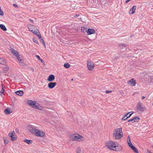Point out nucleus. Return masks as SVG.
<instances>
[{"mask_svg": "<svg viewBox=\"0 0 153 153\" xmlns=\"http://www.w3.org/2000/svg\"><path fill=\"white\" fill-rule=\"evenodd\" d=\"M87 32L88 35H91L95 33V31L93 29L89 28L88 29Z\"/></svg>", "mask_w": 153, "mask_h": 153, "instance_id": "nucleus-16", "label": "nucleus"}, {"mask_svg": "<svg viewBox=\"0 0 153 153\" xmlns=\"http://www.w3.org/2000/svg\"><path fill=\"white\" fill-rule=\"evenodd\" d=\"M146 153H151V152H150V151H149L148 149Z\"/></svg>", "mask_w": 153, "mask_h": 153, "instance_id": "nucleus-50", "label": "nucleus"}, {"mask_svg": "<svg viewBox=\"0 0 153 153\" xmlns=\"http://www.w3.org/2000/svg\"><path fill=\"white\" fill-rule=\"evenodd\" d=\"M95 65L93 62L90 59L87 61V67H94Z\"/></svg>", "mask_w": 153, "mask_h": 153, "instance_id": "nucleus-13", "label": "nucleus"}, {"mask_svg": "<svg viewBox=\"0 0 153 153\" xmlns=\"http://www.w3.org/2000/svg\"><path fill=\"white\" fill-rule=\"evenodd\" d=\"M94 68H88V69L89 71H91Z\"/></svg>", "mask_w": 153, "mask_h": 153, "instance_id": "nucleus-42", "label": "nucleus"}, {"mask_svg": "<svg viewBox=\"0 0 153 153\" xmlns=\"http://www.w3.org/2000/svg\"><path fill=\"white\" fill-rule=\"evenodd\" d=\"M55 76L53 74L50 75L48 78L47 80L49 82H52L55 79Z\"/></svg>", "mask_w": 153, "mask_h": 153, "instance_id": "nucleus-15", "label": "nucleus"}, {"mask_svg": "<svg viewBox=\"0 0 153 153\" xmlns=\"http://www.w3.org/2000/svg\"><path fill=\"white\" fill-rule=\"evenodd\" d=\"M13 5L15 7H18V6L17 5H16V4H13Z\"/></svg>", "mask_w": 153, "mask_h": 153, "instance_id": "nucleus-47", "label": "nucleus"}, {"mask_svg": "<svg viewBox=\"0 0 153 153\" xmlns=\"http://www.w3.org/2000/svg\"><path fill=\"white\" fill-rule=\"evenodd\" d=\"M33 32L37 36H38L39 35V34H40L39 30H37L36 31L34 30Z\"/></svg>", "mask_w": 153, "mask_h": 153, "instance_id": "nucleus-26", "label": "nucleus"}, {"mask_svg": "<svg viewBox=\"0 0 153 153\" xmlns=\"http://www.w3.org/2000/svg\"><path fill=\"white\" fill-rule=\"evenodd\" d=\"M112 92V91H108L107 90L106 91V93L107 94H108L109 93H111Z\"/></svg>", "mask_w": 153, "mask_h": 153, "instance_id": "nucleus-40", "label": "nucleus"}, {"mask_svg": "<svg viewBox=\"0 0 153 153\" xmlns=\"http://www.w3.org/2000/svg\"><path fill=\"white\" fill-rule=\"evenodd\" d=\"M4 112L6 114H8L12 113V111L10 110V108H7L4 110Z\"/></svg>", "mask_w": 153, "mask_h": 153, "instance_id": "nucleus-22", "label": "nucleus"}, {"mask_svg": "<svg viewBox=\"0 0 153 153\" xmlns=\"http://www.w3.org/2000/svg\"><path fill=\"white\" fill-rule=\"evenodd\" d=\"M145 98V97L144 96H142V99H143Z\"/></svg>", "mask_w": 153, "mask_h": 153, "instance_id": "nucleus-52", "label": "nucleus"}, {"mask_svg": "<svg viewBox=\"0 0 153 153\" xmlns=\"http://www.w3.org/2000/svg\"><path fill=\"white\" fill-rule=\"evenodd\" d=\"M119 45L120 46H121V45H122V46L123 47H124V48H125V47H126L127 46V45L126 44H125V43H123V44H120Z\"/></svg>", "mask_w": 153, "mask_h": 153, "instance_id": "nucleus-30", "label": "nucleus"}, {"mask_svg": "<svg viewBox=\"0 0 153 153\" xmlns=\"http://www.w3.org/2000/svg\"><path fill=\"white\" fill-rule=\"evenodd\" d=\"M29 21L31 22L32 23H34V22H33V20H32V19H29Z\"/></svg>", "mask_w": 153, "mask_h": 153, "instance_id": "nucleus-48", "label": "nucleus"}, {"mask_svg": "<svg viewBox=\"0 0 153 153\" xmlns=\"http://www.w3.org/2000/svg\"><path fill=\"white\" fill-rule=\"evenodd\" d=\"M1 9V7H0V9Z\"/></svg>", "mask_w": 153, "mask_h": 153, "instance_id": "nucleus-56", "label": "nucleus"}, {"mask_svg": "<svg viewBox=\"0 0 153 153\" xmlns=\"http://www.w3.org/2000/svg\"><path fill=\"white\" fill-rule=\"evenodd\" d=\"M29 130L30 132L33 134H34L35 132L36 131L37 129H36V128L33 126L29 125Z\"/></svg>", "mask_w": 153, "mask_h": 153, "instance_id": "nucleus-8", "label": "nucleus"}, {"mask_svg": "<svg viewBox=\"0 0 153 153\" xmlns=\"http://www.w3.org/2000/svg\"><path fill=\"white\" fill-rule=\"evenodd\" d=\"M140 118L137 116H136L135 117L131 119L128 120V122H131L132 123L137 122L140 120Z\"/></svg>", "mask_w": 153, "mask_h": 153, "instance_id": "nucleus-10", "label": "nucleus"}, {"mask_svg": "<svg viewBox=\"0 0 153 153\" xmlns=\"http://www.w3.org/2000/svg\"><path fill=\"white\" fill-rule=\"evenodd\" d=\"M33 26H33V25H30V26L28 27V29L30 31H31L32 32H33V29H32V28H30V27H33Z\"/></svg>", "mask_w": 153, "mask_h": 153, "instance_id": "nucleus-37", "label": "nucleus"}, {"mask_svg": "<svg viewBox=\"0 0 153 153\" xmlns=\"http://www.w3.org/2000/svg\"><path fill=\"white\" fill-rule=\"evenodd\" d=\"M152 147H153V146H152Z\"/></svg>", "mask_w": 153, "mask_h": 153, "instance_id": "nucleus-58", "label": "nucleus"}, {"mask_svg": "<svg viewBox=\"0 0 153 153\" xmlns=\"http://www.w3.org/2000/svg\"><path fill=\"white\" fill-rule=\"evenodd\" d=\"M10 51L15 56H17L19 54L18 52L12 48H10Z\"/></svg>", "mask_w": 153, "mask_h": 153, "instance_id": "nucleus-17", "label": "nucleus"}, {"mask_svg": "<svg viewBox=\"0 0 153 153\" xmlns=\"http://www.w3.org/2000/svg\"><path fill=\"white\" fill-rule=\"evenodd\" d=\"M56 82H51L48 84V86L49 88L52 89L54 88L56 86Z\"/></svg>", "mask_w": 153, "mask_h": 153, "instance_id": "nucleus-11", "label": "nucleus"}, {"mask_svg": "<svg viewBox=\"0 0 153 153\" xmlns=\"http://www.w3.org/2000/svg\"><path fill=\"white\" fill-rule=\"evenodd\" d=\"M37 36H38V37L39 38V39H42V37H41V36L40 34H39V35H38Z\"/></svg>", "mask_w": 153, "mask_h": 153, "instance_id": "nucleus-46", "label": "nucleus"}, {"mask_svg": "<svg viewBox=\"0 0 153 153\" xmlns=\"http://www.w3.org/2000/svg\"><path fill=\"white\" fill-rule=\"evenodd\" d=\"M136 7L137 6H133L129 11V14H133L135 12Z\"/></svg>", "mask_w": 153, "mask_h": 153, "instance_id": "nucleus-12", "label": "nucleus"}, {"mask_svg": "<svg viewBox=\"0 0 153 153\" xmlns=\"http://www.w3.org/2000/svg\"><path fill=\"white\" fill-rule=\"evenodd\" d=\"M24 142L28 144H30L32 143L33 141L32 140H30L28 139H25L24 140Z\"/></svg>", "mask_w": 153, "mask_h": 153, "instance_id": "nucleus-23", "label": "nucleus"}, {"mask_svg": "<svg viewBox=\"0 0 153 153\" xmlns=\"http://www.w3.org/2000/svg\"><path fill=\"white\" fill-rule=\"evenodd\" d=\"M0 63L1 64L5 65L6 63V60L4 58H0Z\"/></svg>", "mask_w": 153, "mask_h": 153, "instance_id": "nucleus-19", "label": "nucleus"}, {"mask_svg": "<svg viewBox=\"0 0 153 153\" xmlns=\"http://www.w3.org/2000/svg\"><path fill=\"white\" fill-rule=\"evenodd\" d=\"M4 143L5 144H7V143H8L9 142V141L7 139V138H5V139H4Z\"/></svg>", "mask_w": 153, "mask_h": 153, "instance_id": "nucleus-34", "label": "nucleus"}, {"mask_svg": "<svg viewBox=\"0 0 153 153\" xmlns=\"http://www.w3.org/2000/svg\"><path fill=\"white\" fill-rule=\"evenodd\" d=\"M36 57L39 60H40L43 63L44 62L43 60L40 57V56L38 55H36Z\"/></svg>", "mask_w": 153, "mask_h": 153, "instance_id": "nucleus-28", "label": "nucleus"}, {"mask_svg": "<svg viewBox=\"0 0 153 153\" xmlns=\"http://www.w3.org/2000/svg\"><path fill=\"white\" fill-rule=\"evenodd\" d=\"M131 142L130 140V137L129 136H128L127 137V142Z\"/></svg>", "mask_w": 153, "mask_h": 153, "instance_id": "nucleus-39", "label": "nucleus"}, {"mask_svg": "<svg viewBox=\"0 0 153 153\" xmlns=\"http://www.w3.org/2000/svg\"><path fill=\"white\" fill-rule=\"evenodd\" d=\"M113 136L115 139L119 140L123 136L122 128H119L115 129L114 131Z\"/></svg>", "mask_w": 153, "mask_h": 153, "instance_id": "nucleus-1", "label": "nucleus"}, {"mask_svg": "<svg viewBox=\"0 0 153 153\" xmlns=\"http://www.w3.org/2000/svg\"><path fill=\"white\" fill-rule=\"evenodd\" d=\"M16 56V57H17V59H20V57L19 56L20 55H19V54H18V55Z\"/></svg>", "mask_w": 153, "mask_h": 153, "instance_id": "nucleus-44", "label": "nucleus"}, {"mask_svg": "<svg viewBox=\"0 0 153 153\" xmlns=\"http://www.w3.org/2000/svg\"><path fill=\"white\" fill-rule=\"evenodd\" d=\"M70 139L71 140L73 141L75 140L77 141H83L84 140V138L83 137L78 134L76 136L73 135H71Z\"/></svg>", "mask_w": 153, "mask_h": 153, "instance_id": "nucleus-3", "label": "nucleus"}, {"mask_svg": "<svg viewBox=\"0 0 153 153\" xmlns=\"http://www.w3.org/2000/svg\"><path fill=\"white\" fill-rule=\"evenodd\" d=\"M136 153H139L137 149L134 146L132 147L131 148Z\"/></svg>", "mask_w": 153, "mask_h": 153, "instance_id": "nucleus-25", "label": "nucleus"}, {"mask_svg": "<svg viewBox=\"0 0 153 153\" xmlns=\"http://www.w3.org/2000/svg\"><path fill=\"white\" fill-rule=\"evenodd\" d=\"M79 16V14H77L74 16L75 18H77Z\"/></svg>", "mask_w": 153, "mask_h": 153, "instance_id": "nucleus-45", "label": "nucleus"}, {"mask_svg": "<svg viewBox=\"0 0 153 153\" xmlns=\"http://www.w3.org/2000/svg\"><path fill=\"white\" fill-rule=\"evenodd\" d=\"M128 83L130 84L132 86H134L136 84V82L135 80H134L133 79H131L128 81Z\"/></svg>", "mask_w": 153, "mask_h": 153, "instance_id": "nucleus-14", "label": "nucleus"}, {"mask_svg": "<svg viewBox=\"0 0 153 153\" xmlns=\"http://www.w3.org/2000/svg\"><path fill=\"white\" fill-rule=\"evenodd\" d=\"M27 103L36 109H40L39 108V106L38 103L36 104V101H32L31 100H28L27 101Z\"/></svg>", "mask_w": 153, "mask_h": 153, "instance_id": "nucleus-4", "label": "nucleus"}, {"mask_svg": "<svg viewBox=\"0 0 153 153\" xmlns=\"http://www.w3.org/2000/svg\"><path fill=\"white\" fill-rule=\"evenodd\" d=\"M115 143H117L112 141H108L106 143L105 145L108 149L114 151L116 150V144Z\"/></svg>", "mask_w": 153, "mask_h": 153, "instance_id": "nucleus-2", "label": "nucleus"}, {"mask_svg": "<svg viewBox=\"0 0 153 153\" xmlns=\"http://www.w3.org/2000/svg\"><path fill=\"white\" fill-rule=\"evenodd\" d=\"M122 150V147L121 146H116V150H115L114 151L119 152V151H121Z\"/></svg>", "mask_w": 153, "mask_h": 153, "instance_id": "nucleus-20", "label": "nucleus"}, {"mask_svg": "<svg viewBox=\"0 0 153 153\" xmlns=\"http://www.w3.org/2000/svg\"><path fill=\"white\" fill-rule=\"evenodd\" d=\"M131 0H127L126 1H125V4H127L128 3V2L130 1Z\"/></svg>", "mask_w": 153, "mask_h": 153, "instance_id": "nucleus-49", "label": "nucleus"}, {"mask_svg": "<svg viewBox=\"0 0 153 153\" xmlns=\"http://www.w3.org/2000/svg\"><path fill=\"white\" fill-rule=\"evenodd\" d=\"M36 131L34 134L36 136L43 137L45 135V133L43 131L37 130Z\"/></svg>", "mask_w": 153, "mask_h": 153, "instance_id": "nucleus-7", "label": "nucleus"}, {"mask_svg": "<svg viewBox=\"0 0 153 153\" xmlns=\"http://www.w3.org/2000/svg\"><path fill=\"white\" fill-rule=\"evenodd\" d=\"M31 70L33 71H34V69L33 68H31Z\"/></svg>", "mask_w": 153, "mask_h": 153, "instance_id": "nucleus-51", "label": "nucleus"}, {"mask_svg": "<svg viewBox=\"0 0 153 153\" xmlns=\"http://www.w3.org/2000/svg\"><path fill=\"white\" fill-rule=\"evenodd\" d=\"M64 67H70V65L68 63H65L64 64Z\"/></svg>", "mask_w": 153, "mask_h": 153, "instance_id": "nucleus-35", "label": "nucleus"}, {"mask_svg": "<svg viewBox=\"0 0 153 153\" xmlns=\"http://www.w3.org/2000/svg\"><path fill=\"white\" fill-rule=\"evenodd\" d=\"M19 62L22 63L23 62V60L21 59H18Z\"/></svg>", "mask_w": 153, "mask_h": 153, "instance_id": "nucleus-43", "label": "nucleus"}, {"mask_svg": "<svg viewBox=\"0 0 153 153\" xmlns=\"http://www.w3.org/2000/svg\"><path fill=\"white\" fill-rule=\"evenodd\" d=\"M40 40V42H42V43L43 45L44 46H45V43L42 38V39H41Z\"/></svg>", "mask_w": 153, "mask_h": 153, "instance_id": "nucleus-36", "label": "nucleus"}, {"mask_svg": "<svg viewBox=\"0 0 153 153\" xmlns=\"http://www.w3.org/2000/svg\"><path fill=\"white\" fill-rule=\"evenodd\" d=\"M5 91L4 89V88L3 87V85H2V89L1 91L0 92V95H2V94L4 93Z\"/></svg>", "mask_w": 153, "mask_h": 153, "instance_id": "nucleus-29", "label": "nucleus"}, {"mask_svg": "<svg viewBox=\"0 0 153 153\" xmlns=\"http://www.w3.org/2000/svg\"><path fill=\"white\" fill-rule=\"evenodd\" d=\"M0 28L4 31H6L7 30L5 26L3 24H0Z\"/></svg>", "mask_w": 153, "mask_h": 153, "instance_id": "nucleus-21", "label": "nucleus"}, {"mask_svg": "<svg viewBox=\"0 0 153 153\" xmlns=\"http://www.w3.org/2000/svg\"><path fill=\"white\" fill-rule=\"evenodd\" d=\"M10 137L11 138V140L12 141H15L16 140L17 137L15 135V133L14 131L12 132H10L8 134Z\"/></svg>", "mask_w": 153, "mask_h": 153, "instance_id": "nucleus-6", "label": "nucleus"}, {"mask_svg": "<svg viewBox=\"0 0 153 153\" xmlns=\"http://www.w3.org/2000/svg\"><path fill=\"white\" fill-rule=\"evenodd\" d=\"M128 145L131 148L132 147L134 146L131 142H128Z\"/></svg>", "mask_w": 153, "mask_h": 153, "instance_id": "nucleus-33", "label": "nucleus"}, {"mask_svg": "<svg viewBox=\"0 0 153 153\" xmlns=\"http://www.w3.org/2000/svg\"><path fill=\"white\" fill-rule=\"evenodd\" d=\"M134 112L133 111H130L128 113L126 114H125L124 116L123 117L122 119V120H124L127 119Z\"/></svg>", "mask_w": 153, "mask_h": 153, "instance_id": "nucleus-9", "label": "nucleus"}, {"mask_svg": "<svg viewBox=\"0 0 153 153\" xmlns=\"http://www.w3.org/2000/svg\"><path fill=\"white\" fill-rule=\"evenodd\" d=\"M33 41L37 44H39V42L36 39L34 38L33 39Z\"/></svg>", "mask_w": 153, "mask_h": 153, "instance_id": "nucleus-31", "label": "nucleus"}, {"mask_svg": "<svg viewBox=\"0 0 153 153\" xmlns=\"http://www.w3.org/2000/svg\"><path fill=\"white\" fill-rule=\"evenodd\" d=\"M152 105H153V103H152Z\"/></svg>", "mask_w": 153, "mask_h": 153, "instance_id": "nucleus-57", "label": "nucleus"}, {"mask_svg": "<svg viewBox=\"0 0 153 153\" xmlns=\"http://www.w3.org/2000/svg\"><path fill=\"white\" fill-rule=\"evenodd\" d=\"M81 149L80 147H78L76 148V153H80L81 152Z\"/></svg>", "mask_w": 153, "mask_h": 153, "instance_id": "nucleus-27", "label": "nucleus"}, {"mask_svg": "<svg viewBox=\"0 0 153 153\" xmlns=\"http://www.w3.org/2000/svg\"><path fill=\"white\" fill-rule=\"evenodd\" d=\"M9 70V68H4L3 69L2 72L4 73H6Z\"/></svg>", "mask_w": 153, "mask_h": 153, "instance_id": "nucleus-24", "label": "nucleus"}, {"mask_svg": "<svg viewBox=\"0 0 153 153\" xmlns=\"http://www.w3.org/2000/svg\"><path fill=\"white\" fill-rule=\"evenodd\" d=\"M81 31L82 32H87V31L86 30V29L84 27H82L81 28Z\"/></svg>", "mask_w": 153, "mask_h": 153, "instance_id": "nucleus-32", "label": "nucleus"}, {"mask_svg": "<svg viewBox=\"0 0 153 153\" xmlns=\"http://www.w3.org/2000/svg\"><path fill=\"white\" fill-rule=\"evenodd\" d=\"M149 78H150L151 80L153 79V76H149Z\"/></svg>", "mask_w": 153, "mask_h": 153, "instance_id": "nucleus-41", "label": "nucleus"}, {"mask_svg": "<svg viewBox=\"0 0 153 153\" xmlns=\"http://www.w3.org/2000/svg\"><path fill=\"white\" fill-rule=\"evenodd\" d=\"M143 106L142 103L139 101L137 105V109L138 111H143L146 110L145 107Z\"/></svg>", "mask_w": 153, "mask_h": 153, "instance_id": "nucleus-5", "label": "nucleus"}, {"mask_svg": "<svg viewBox=\"0 0 153 153\" xmlns=\"http://www.w3.org/2000/svg\"><path fill=\"white\" fill-rule=\"evenodd\" d=\"M134 36V34H132L131 35V37H133V36Z\"/></svg>", "mask_w": 153, "mask_h": 153, "instance_id": "nucleus-53", "label": "nucleus"}, {"mask_svg": "<svg viewBox=\"0 0 153 153\" xmlns=\"http://www.w3.org/2000/svg\"><path fill=\"white\" fill-rule=\"evenodd\" d=\"M129 114H128V116H129Z\"/></svg>", "mask_w": 153, "mask_h": 153, "instance_id": "nucleus-55", "label": "nucleus"}, {"mask_svg": "<svg viewBox=\"0 0 153 153\" xmlns=\"http://www.w3.org/2000/svg\"><path fill=\"white\" fill-rule=\"evenodd\" d=\"M16 94L18 95L22 96L24 94L23 91H18L15 92Z\"/></svg>", "mask_w": 153, "mask_h": 153, "instance_id": "nucleus-18", "label": "nucleus"}, {"mask_svg": "<svg viewBox=\"0 0 153 153\" xmlns=\"http://www.w3.org/2000/svg\"><path fill=\"white\" fill-rule=\"evenodd\" d=\"M4 15L3 12L2 10H1V9H0V15L2 16Z\"/></svg>", "mask_w": 153, "mask_h": 153, "instance_id": "nucleus-38", "label": "nucleus"}, {"mask_svg": "<svg viewBox=\"0 0 153 153\" xmlns=\"http://www.w3.org/2000/svg\"><path fill=\"white\" fill-rule=\"evenodd\" d=\"M73 80H74L73 79H71V81H73Z\"/></svg>", "mask_w": 153, "mask_h": 153, "instance_id": "nucleus-54", "label": "nucleus"}]
</instances>
